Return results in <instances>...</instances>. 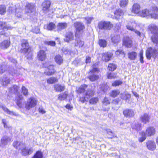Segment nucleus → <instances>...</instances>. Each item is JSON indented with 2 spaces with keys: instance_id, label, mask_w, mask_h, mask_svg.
Segmentation results:
<instances>
[{
  "instance_id": "3c124183",
  "label": "nucleus",
  "mask_w": 158,
  "mask_h": 158,
  "mask_svg": "<svg viewBox=\"0 0 158 158\" xmlns=\"http://www.w3.org/2000/svg\"><path fill=\"white\" fill-rule=\"evenodd\" d=\"M116 55L117 56H119L121 55L123 57H124L125 55V54L123 51L121 49L117 50L115 52Z\"/></svg>"
},
{
  "instance_id": "f704fd0d",
  "label": "nucleus",
  "mask_w": 158,
  "mask_h": 158,
  "mask_svg": "<svg viewBox=\"0 0 158 158\" xmlns=\"http://www.w3.org/2000/svg\"><path fill=\"white\" fill-rule=\"evenodd\" d=\"M55 60L56 62L59 64H60L63 61L62 57L59 55L55 56Z\"/></svg>"
},
{
  "instance_id": "37998d69",
  "label": "nucleus",
  "mask_w": 158,
  "mask_h": 158,
  "mask_svg": "<svg viewBox=\"0 0 158 158\" xmlns=\"http://www.w3.org/2000/svg\"><path fill=\"white\" fill-rule=\"evenodd\" d=\"M141 127V124L137 123L135 124H133L132 125V128L133 129H135L137 131L140 130Z\"/></svg>"
},
{
  "instance_id": "dca6fc26",
  "label": "nucleus",
  "mask_w": 158,
  "mask_h": 158,
  "mask_svg": "<svg viewBox=\"0 0 158 158\" xmlns=\"http://www.w3.org/2000/svg\"><path fill=\"white\" fill-rule=\"evenodd\" d=\"M46 71L44 72V74L47 75H53L55 72L56 71L54 69V66L53 65H50L47 67Z\"/></svg>"
},
{
  "instance_id": "5fc2aeb1",
  "label": "nucleus",
  "mask_w": 158,
  "mask_h": 158,
  "mask_svg": "<svg viewBox=\"0 0 158 158\" xmlns=\"http://www.w3.org/2000/svg\"><path fill=\"white\" fill-rule=\"evenodd\" d=\"M67 96L68 94L65 93L59 95L58 97V99L60 100H64L67 98Z\"/></svg>"
},
{
  "instance_id": "b1692460",
  "label": "nucleus",
  "mask_w": 158,
  "mask_h": 158,
  "mask_svg": "<svg viewBox=\"0 0 158 158\" xmlns=\"http://www.w3.org/2000/svg\"><path fill=\"white\" fill-rule=\"evenodd\" d=\"M13 146L17 149H20L25 147L24 144L22 142L17 141H14L13 144Z\"/></svg>"
},
{
  "instance_id": "4d7b16f0",
  "label": "nucleus",
  "mask_w": 158,
  "mask_h": 158,
  "mask_svg": "<svg viewBox=\"0 0 158 158\" xmlns=\"http://www.w3.org/2000/svg\"><path fill=\"white\" fill-rule=\"evenodd\" d=\"M98 99L97 98H93L90 99L89 103L92 104H96L98 102Z\"/></svg>"
},
{
  "instance_id": "1a4fd4ad",
  "label": "nucleus",
  "mask_w": 158,
  "mask_h": 158,
  "mask_svg": "<svg viewBox=\"0 0 158 158\" xmlns=\"http://www.w3.org/2000/svg\"><path fill=\"white\" fill-rule=\"evenodd\" d=\"M99 69L97 68H94L93 69L90 70V75L88 77L89 80L92 81H94L97 80L99 78V76L98 75L95 74V72H98Z\"/></svg>"
},
{
  "instance_id": "c756f323",
  "label": "nucleus",
  "mask_w": 158,
  "mask_h": 158,
  "mask_svg": "<svg viewBox=\"0 0 158 158\" xmlns=\"http://www.w3.org/2000/svg\"><path fill=\"white\" fill-rule=\"evenodd\" d=\"M19 89V87L17 86L14 85L9 88V91L11 93L15 94L17 93Z\"/></svg>"
},
{
  "instance_id": "a878e982",
  "label": "nucleus",
  "mask_w": 158,
  "mask_h": 158,
  "mask_svg": "<svg viewBox=\"0 0 158 158\" xmlns=\"http://www.w3.org/2000/svg\"><path fill=\"white\" fill-rule=\"evenodd\" d=\"M37 56L39 60L41 61L44 60L46 58L45 52L43 50H40L38 52Z\"/></svg>"
},
{
  "instance_id": "9d476101",
  "label": "nucleus",
  "mask_w": 158,
  "mask_h": 158,
  "mask_svg": "<svg viewBox=\"0 0 158 158\" xmlns=\"http://www.w3.org/2000/svg\"><path fill=\"white\" fill-rule=\"evenodd\" d=\"M11 138L7 135H4L1 138L0 140V146L1 147L4 148L11 140Z\"/></svg>"
},
{
  "instance_id": "4c0bfd02",
  "label": "nucleus",
  "mask_w": 158,
  "mask_h": 158,
  "mask_svg": "<svg viewBox=\"0 0 158 158\" xmlns=\"http://www.w3.org/2000/svg\"><path fill=\"white\" fill-rule=\"evenodd\" d=\"M58 81V79L56 78L52 77L48 79L47 80V82L49 84H52L55 83Z\"/></svg>"
},
{
  "instance_id": "79ce46f5",
  "label": "nucleus",
  "mask_w": 158,
  "mask_h": 158,
  "mask_svg": "<svg viewBox=\"0 0 158 158\" xmlns=\"http://www.w3.org/2000/svg\"><path fill=\"white\" fill-rule=\"evenodd\" d=\"M128 3V0H121L119 5L121 7H124L127 6Z\"/></svg>"
},
{
  "instance_id": "864d4df0",
  "label": "nucleus",
  "mask_w": 158,
  "mask_h": 158,
  "mask_svg": "<svg viewBox=\"0 0 158 158\" xmlns=\"http://www.w3.org/2000/svg\"><path fill=\"white\" fill-rule=\"evenodd\" d=\"M99 44L101 47H104L106 45V42L105 40L101 39L99 40Z\"/></svg>"
},
{
  "instance_id": "c03bdc74",
  "label": "nucleus",
  "mask_w": 158,
  "mask_h": 158,
  "mask_svg": "<svg viewBox=\"0 0 158 158\" xmlns=\"http://www.w3.org/2000/svg\"><path fill=\"white\" fill-rule=\"evenodd\" d=\"M111 40L114 43H117L120 40V36L118 35H115L113 36H112Z\"/></svg>"
},
{
  "instance_id": "aec40b11",
  "label": "nucleus",
  "mask_w": 158,
  "mask_h": 158,
  "mask_svg": "<svg viewBox=\"0 0 158 158\" xmlns=\"http://www.w3.org/2000/svg\"><path fill=\"white\" fill-rule=\"evenodd\" d=\"M140 119L142 122L146 124L149 122L150 116L149 114L145 113L141 116Z\"/></svg>"
},
{
  "instance_id": "58836bf2",
  "label": "nucleus",
  "mask_w": 158,
  "mask_h": 158,
  "mask_svg": "<svg viewBox=\"0 0 158 158\" xmlns=\"http://www.w3.org/2000/svg\"><path fill=\"white\" fill-rule=\"evenodd\" d=\"M43 157V152L40 151H38L32 158H42Z\"/></svg>"
},
{
  "instance_id": "393cba45",
  "label": "nucleus",
  "mask_w": 158,
  "mask_h": 158,
  "mask_svg": "<svg viewBox=\"0 0 158 158\" xmlns=\"http://www.w3.org/2000/svg\"><path fill=\"white\" fill-rule=\"evenodd\" d=\"M149 28L153 35L158 34V27L154 24L150 25Z\"/></svg>"
},
{
  "instance_id": "cd10ccee",
  "label": "nucleus",
  "mask_w": 158,
  "mask_h": 158,
  "mask_svg": "<svg viewBox=\"0 0 158 158\" xmlns=\"http://www.w3.org/2000/svg\"><path fill=\"white\" fill-rule=\"evenodd\" d=\"M23 96L21 95L18 96L16 99V103L17 105L20 108L22 107V101L23 99Z\"/></svg>"
},
{
  "instance_id": "473e14b6",
  "label": "nucleus",
  "mask_w": 158,
  "mask_h": 158,
  "mask_svg": "<svg viewBox=\"0 0 158 158\" xmlns=\"http://www.w3.org/2000/svg\"><path fill=\"white\" fill-rule=\"evenodd\" d=\"M84 44L83 41L79 39H77L76 40L75 46L79 48L82 47Z\"/></svg>"
},
{
  "instance_id": "5701e85b",
  "label": "nucleus",
  "mask_w": 158,
  "mask_h": 158,
  "mask_svg": "<svg viewBox=\"0 0 158 158\" xmlns=\"http://www.w3.org/2000/svg\"><path fill=\"white\" fill-rule=\"evenodd\" d=\"M20 150L21 151L22 154L25 156L28 154H30L32 152V151L31 149L26 148L25 146L24 148H21Z\"/></svg>"
},
{
  "instance_id": "7ed1b4c3",
  "label": "nucleus",
  "mask_w": 158,
  "mask_h": 158,
  "mask_svg": "<svg viewBox=\"0 0 158 158\" xmlns=\"http://www.w3.org/2000/svg\"><path fill=\"white\" fill-rule=\"evenodd\" d=\"M20 52H21L24 53H28V56L27 58L29 59L32 56L31 48L29 47L28 43L27 40H22V44Z\"/></svg>"
},
{
  "instance_id": "4be33fe9",
  "label": "nucleus",
  "mask_w": 158,
  "mask_h": 158,
  "mask_svg": "<svg viewBox=\"0 0 158 158\" xmlns=\"http://www.w3.org/2000/svg\"><path fill=\"white\" fill-rule=\"evenodd\" d=\"M146 146L149 150L153 151L156 149V145L153 141H149L146 143Z\"/></svg>"
},
{
  "instance_id": "338daca9",
  "label": "nucleus",
  "mask_w": 158,
  "mask_h": 158,
  "mask_svg": "<svg viewBox=\"0 0 158 158\" xmlns=\"http://www.w3.org/2000/svg\"><path fill=\"white\" fill-rule=\"evenodd\" d=\"M38 110L40 113L42 114H44L46 112V111L42 107H40Z\"/></svg>"
},
{
  "instance_id": "423d86ee",
  "label": "nucleus",
  "mask_w": 158,
  "mask_h": 158,
  "mask_svg": "<svg viewBox=\"0 0 158 158\" xmlns=\"http://www.w3.org/2000/svg\"><path fill=\"white\" fill-rule=\"evenodd\" d=\"M74 26L76 30V34H82L85 28L84 24L80 22H76L74 23Z\"/></svg>"
},
{
  "instance_id": "7c9ffc66",
  "label": "nucleus",
  "mask_w": 158,
  "mask_h": 158,
  "mask_svg": "<svg viewBox=\"0 0 158 158\" xmlns=\"http://www.w3.org/2000/svg\"><path fill=\"white\" fill-rule=\"evenodd\" d=\"M55 89L56 91L61 92L64 90V86L60 84H56L54 85Z\"/></svg>"
},
{
  "instance_id": "a19ab883",
  "label": "nucleus",
  "mask_w": 158,
  "mask_h": 158,
  "mask_svg": "<svg viewBox=\"0 0 158 158\" xmlns=\"http://www.w3.org/2000/svg\"><path fill=\"white\" fill-rule=\"evenodd\" d=\"M67 24L66 23H60L58 24V30H61L62 29H65L67 27Z\"/></svg>"
},
{
  "instance_id": "f3484780",
  "label": "nucleus",
  "mask_w": 158,
  "mask_h": 158,
  "mask_svg": "<svg viewBox=\"0 0 158 158\" xmlns=\"http://www.w3.org/2000/svg\"><path fill=\"white\" fill-rule=\"evenodd\" d=\"M74 38V35L73 33L71 32H68L65 35L64 40L65 41L69 42L73 40Z\"/></svg>"
},
{
  "instance_id": "2f4dec72",
  "label": "nucleus",
  "mask_w": 158,
  "mask_h": 158,
  "mask_svg": "<svg viewBox=\"0 0 158 158\" xmlns=\"http://www.w3.org/2000/svg\"><path fill=\"white\" fill-rule=\"evenodd\" d=\"M152 42L156 44V46L158 48V34L153 35L151 37Z\"/></svg>"
},
{
  "instance_id": "680f3d73",
  "label": "nucleus",
  "mask_w": 158,
  "mask_h": 158,
  "mask_svg": "<svg viewBox=\"0 0 158 158\" xmlns=\"http://www.w3.org/2000/svg\"><path fill=\"white\" fill-rule=\"evenodd\" d=\"M131 96L128 94H123L122 96V98L125 100H126L130 98Z\"/></svg>"
},
{
  "instance_id": "6e6552de",
  "label": "nucleus",
  "mask_w": 158,
  "mask_h": 158,
  "mask_svg": "<svg viewBox=\"0 0 158 158\" xmlns=\"http://www.w3.org/2000/svg\"><path fill=\"white\" fill-rule=\"evenodd\" d=\"M136 25V24L135 22H130L128 23L126 25L127 28L128 30L135 32L137 35L139 36H140L141 33L140 32L135 29V27Z\"/></svg>"
},
{
  "instance_id": "de8ad7c7",
  "label": "nucleus",
  "mask_w": 158,
  "mask_h": 158,
  "mask_svg": "<svg viewBox=\"0 0 158 158\" xmlns=\"http://www.w3.org/2000/svg\"><path fill=\"white\" fill-rule=\"evenodd\" d=\"M120 93L118 90H114L110 94V95L113 97H115L118 95Z\"/></svg>"
},
{
  "instance_id": "ddd939ff",
  "label": "nucleus",
  "mask_w": 158,
  "mask_h": 158,
  "mask_svg": "<svg viewBox=\"0 0 158 158\" xmlns=\"http://www.w3.org/2000/svg\"><path fill=\"white\" fill-rule=\"evenodd\" d=\"M123 113L127 117H132L135 114L134 110L131 109H126L123 111Z\"/></svg>"
},
{
  "instance_id": "774afa93",
  "label": "nucleus",
  "mask_w": 158,
  "mask_h": 158,
  "mask_svg": "<svg viewBox=\"0 0 158 158\" xmlns=\"http://www.w3.org/2000/svg\"><path fill=\"white\" fill-rule=\"evenodd\" d=\"M15 15L17 17L21 18L22 16V13L21 11H19L18 13L16 12Z\"/></svg>"
},
{
  "instance_id": "6e6d98bb",
  "label": "nucleus",
  "mask_w": 158,
  "mask_h": 158,
  "mask_svg": "<svg viewBox=\"0 0 158 158\" xmlns=\"http://www.w3.org/2000/svg\"><path fill=\"white\" fill-rule=\"evenodd\" d=\"M116 74L114 73H108L107 78L108 79H111L114 78L116 77Z\"/></svg>"
},
{
  "instance_id": "bb28decb",
  "label": "nucleus",
  "mask_w": 158,
  "mask_h": 158,
  "mask_svg": "<svg viewBox=\"0 0 158 158\" xmlns=\"http://www.w3.org/2000/svg\"><path fill=\"white\" fill-rule=\"evenodd\" d=\"M128 58L131 60H135L137 57V53L135 52H129L128 54Z\"/></svg>"
},
{
  "instance_id": "0e129e2a",
  "label": "nucleus",
  "mask_w": 158,
  "mask_h": 158,
  "mask_svg": "<svg viewBox=\"0 0 158 158\" xmlns=\"http://www.w3.org/2000/svg\"><path fill=\"white\" fill-rule=\"evenodd\" d=\"M103 104L106 105L107 104H109L110 103V101L108 98L105 97L103 101Z\"/></svg>"
},
{
  "instance_id": "e433bc0d",
  "label": "nucleus",
  "mask_w": 158,
  "mask_h": 158,
  "mask_svg": "<svg viewBox=\"0 0 158 158\" xmlns=\"http://www.w3.org/2000/svg\"><path fill=\"white\" fill-rule=\"evenodd\" d=\"M123 12L121 9H118L116 10L114 12V14L116 18H118L119 17L123 15Z\"/></svg>"
},
{
  "instance_id": "0eeeda50",
  "label": "nucleus",
  "mask_w": 158,
  "mask_h": 158,
  "mask_svg": "<svg viewBox=\"0 0 158 158\" xmlns=\"http://www.w3.org/2000/svg\"><path fill=\"white\" fill-rule=\"evenodd\" d=\"M37 100L33 97L30 98L26 104L25 108L29 110L35 106L37 103Z\"/></svg>"
},
{
  "instance_id": "f8f14e48",
  "label": "nucleus",
  "mask_w": 158,
  "mask_h": 158,
  "mask_svg": "<svg viewBox=\"0 0 158 158\" xmlns=\"http://www.w3.org/2000/svg\"><path fill=\"white\" fill-rule=\"evenodd\" d=\"M123 44L127 47H131L132 46L131 39L128 37H125L123 40Z\"/></svg>"
},
{
  "instance_id": "ea45409f",
  "label": "nucleus",
  "mask_w": 158,
  "mask_h": 158,
  "mask_svg": "<svg viewBox=\"0 0 158 158\" xmlns=\"http://www.w3.org/2000/svg\"><path fill=\"white\" fill-rule=\"evenodd\" d=\"M6 12V7L3 5H0V14L4 15Z\"/></svg>"
},
{
  "instance_id": "bf43d9fd",
  "label": "nucleus",
  "mask_w": 158,
  "mask_h": 158,
  "mask_svg": "<svg viewBox=\"0 0 158 158\" xmlns=\"http://www.w3.org/2000/svg\"><path fill=\"white\" fill-rule=\"evenodd\" d=\"M22 92L24 95H27L28 94V92L27 89L24 86H23L22 88Z\"/></svg>"
},
{
  "instance_id": "72a5a7b5",
  "label": "nucleus",
  "mask_w": 158,
  "mask_h": 158,
  "mask_svg": "<svg viewBox=\"0 0 158 158\" xmlns=\"http://www.w3.org/2000/svg\"><path fill=\"white\" fill-rule=\"evenodd\" d=\"M2 121L5 128L9 130H11L12 129V127L8 124V122L6 119H3L2 120Z\"/></svg>"
},
{
  "instance_id": "412c9836",
  "label": "nucleus",
  "mask_w": 158,
  "mask_h": 158,
  "mask_svg": "<svg viewBox=\"0 0 158 158\" xmlns=\"http://www.w3.org/2000/svg\"><path fill=\"white\" fill-rule=\"evenodd\" d=\"M113 54L111 53L107 52L103 54L102 59L103 61L107 62L110 60Z\"/></svg>"
},
{
  "instance_id": "a18cd8bd",
  "label": "nucleus",
  "mask_w": 158,
  "mask_h": 158,
  "mask_svg": "<svg viewBox=\"0 0 158 158\" xmlns=\"http://www.w3.org/2000/svg\"><path fill=\"white\" fill-rule=\"evenodd\" d=\"M107 134L109 135V138H112L113 137H117V136H115L114 134L112 132L111 130L107 129L106 130Z\"/></svg>"
},
{
  "instance_id": "f03ea898",
  "label": "nucleus",
  "mask_w": 158,
  "mask_h": 158,
  "mask_svg": "<svg viewBox=\"0 0 158 158\" xmlns=\"http://www.w3.org/2000/svg\"><path fill=\"white\" fill-rule=\"evenodd\" d=\"M139 15L143 17L158 19V8L156 6H154L152 8L150 11L147 9L143 10L140 12Z\"/></svg>"
},
{
  "instance_id": "603ef678",
  "label": "nucleus",
  "mask_w": 158,
  "mask_h": 158,
  "mask_svg": "<svg viewBox=\"0 0 158 158\" xmlns=\"http://www.w3.org/2000/svg\"><path fill=\"white\" fill-rule=\"evenodd\" d=\"M141 135L142 137L139 138V140L140 142H142L146 139V137L144 132H142L141 133Z\"/></svg>"
},
{
  "instance_id": "4468645a",
  "label": "nucleus",
  "mask_w": 158,
  "mask_h": 158,
  "mask_svg": "<svg viewBox=\"0 0 158 158\" xmlns=\"http://www.w3.org/2000/svg\"><path fill=\"white\" fill-rule=\"evenodd\" d=\"M35 10L34 4L28 3L27 4L26 7V12L31 13L34 11Z\"/></svg>"
},
{
  "instance_id": "052dcab7",
  "label": "nucleus",
  "mask_w": 158,
  "mask_h": 158,
  "mask_svg": "<svg viewBox=\"0 0 158 158\" xmlns=\"http://www.w3.org/2000/svg\"><path fill=\"white\" fill-rule=\"evenodd\" d=\"M45 44L48 45H50L54 46L55 45L56 43L54 41H46L45 42Z\"/></svg>"
},
{
  "instance_id": "13d9d810",
  "label": "nucleus",
  "mask_w": 158,
  "mask_h": 158,
  "mask_svg": "<svg viewBox=\"0 0 158 158\" xmlns=\"http://www.w3.org/2000/svg\"><path fill=\"white\" fill-rule=\"evenodd\" d=\"M139 60L140 62L142 64H143V51L142 50H141L140 51V53L139 54Z\"/></svg>"
},
{
  "instance_id": "69168bd1",
  "label": "nucleus",
  "mask_w": 158,
  "mask_h": 158,
  "mask_svg": "<svg viewBox=\"0 0 158 158\" xmlns=\"http://www.w3.org/2000/svg\"><path fill=\"white\" fill-rule=\"evenodd\" d=\"M85 19L87 21V23H90L91 21L94 19L93 17H87L85 18Z\"/></svg>"
},
{
  "instance_id": "e2e57ef3",
  "label": "nucleus",
  "mask_w": 158,
  "mask_h": 158,
  "mask_svg": "<svg viewBox=\"0 0 158 158\" xmlns=\"http://www.w3.org/2000/svg\"><path fill=\"white\" fill-rule=\"evenodd\" d=\"M122 83V82L120 81H116L112 83V85L113 86H116L120 85Z\"/></svg>"
},
{
  "instance_id": "39448f33",
  "label": "nucleus",
  "mask_w": 158,
  "mask_h": 158,
  "mask_svg": "<svg viewBox=\"0 0 158 158\" xmlns=\"http://www.w3.org/2000/svg\"><path fill=\"white\" fill-rule=\"evenodd\" d=\"M146 56L147 59L150 60L151 57L156 59L158 56V51L152 47L148 48L146 52Z\"/></svg>"
},
{
  "instance_id": "49530a36",
  "label": "nucleus",
  "mask_w": 158,
  "mask_h": 158,
  "mask_svg": "<svg viewBox=\"0 0 158 158\" xmlns=\"http://www.w3.org/2000/svg\"><path fill=\"white\" fill-rule=\"evenodd\" d=\"M117 66L114 64H110L108 66V69L111 71H113L116 69Z\"/></svg>"
},
{
  "instance_id": "9b49d317",
  "label": "nucleus",
  "mask_w": 158,
  "mask_h": 158,
  "mask_svg": "<svg viewBox=\"0 0 158 158\" xmlns=\"http://www.w3.org/2000/svg\"><path fill=\"white\" fill-rule=\"evenodd\" d=\"M51 2L49 0L44 1L42 4V11L44 14L48 13L50 10Z\"/></svg>"
},
{
  "instance_id": "f257e3e1",
  "label": "nucleus",
  "mask_w": 158,
  "mask_h": 158,
  "mask_svg": "<svg viewBox=\"0 0 158 158\" xmlns=\"http://www.w3.org/2000/svg\"><path fill=\"white\" fill-rule=\"evenodd\" d=\"M77 91L78 93L83 94L84 97L80 98V101L82 103L87 102L95 92L93 90L90 89V86L85 85H81L77 89Z\"/></svg>"
},
{
  "instance_id": "c9c22d12",
  "label": "nucleus",
  "mask_w": 158,
  "mask_h": 158,
  "mask_svg": "<svg viewBox=\"0 0 158 158\" xmlns=\"http://www.w3.org/2000/svg\"><path fill=\"white\" fill-rule=\"evenodd\" d=\"M45 27L48 30L51 31L56 28L55 24L53 23H50L49 24L45 26Z\"/></svg>"
},
{
  "instance_id": "20e7f679",
  "label": "nucleus",
  "mask_w": 158,
  "mask_h": 158,
  "mask_svg": "<svg viewBox=\"0 0 158 158\" xmlns=\"http://www.w3.org/2000/svg\"><path fill=\"white\" fill-rule=\"evenodd\" d=\"M98 27L100 30H109L113 27V24L110 21H102L98 22Z\"/></svg>"
},
{
  "instance_id": "c85d7f7f",
  "label": "nucleus",
  "mask_w": 158,
  "mask_h": 158,
  "mask_svg": "<svg viewBox=\"0 0 158 158\" xmlns=\"http://www.w3.org/2000/svg\"><path fill=\"white\" fill-rule=\"evenodd\" d=\"M10 41L7 40H4L0 44V47L2 49L8 48L10 45Z\"/></svg>"
},
{
  "instance_id": "09e8293b",
  "label": "nucleus",
  "mask_w": 158,
  "mask_h": 158,
  "mask_svg": "<svg viewBox=\"0 0 158 158\" xmlns=\"http://www.w3.org/2000/svg\"><path fill=\"white\" fill-rule=\"evenodd\" d=\"M10 82V80L8 78L5 77L2 79V84L4 86L6 85L9 83Z\"/></svg>"
},
{
  "instance_id": "6ab92c4d",
  "label": "nucleus",
  "mask_w": 158,
  "mask_h": 158,
  "mask_svg": "<svg viewBox=\"0 0 158 158\" xmlns=\"http://www.w3.org/2000/svg\"><path fill=\"white\" fill-rule=\"evenodd\" d=\"M156 132L155 129L152 127H148L146 131L145 134L148 136H151L154 135Z\"/></svg>"
},
{
  "instance_id": "8fccbe9b",
  "label": "nucleus",
  "mask_w": 158,
  "mask_h": 158,
  "mask_svg": "<svg viewBox=\"0 0 158 158\" xmlns=\"http://www.w3.org/2000/svg\"><path fill=\"white\" fill-rule=\"evenodd\" d=\"M1 107H2L3 110L4 111L6 112L7 114H10V115H13L14 114V112L10 111L6 107L4 106H1Z\"/></svg>"
},
{
  "instance_id": "2eb2a0df",
  "label": "nucleus",
  "mask_w": 158,
  "mask_h": 158,
  "mask_svg": "<svg viewBox=\"0 0 158 158\" xmlns=\"http://www.w3.org/2000/svg\"><path fill=\"white\" fill-rule=\"evenodd\" d=\"M140 9V5L138 3H135L132 6L131 12L134 14H139Z\"/></svg>"
},
{
  "instance_id": "a211bd4d",
  "label": "nucleus",
  "mask_w": 158,
  "mask_h": 158,
  "mask_svg": "<svg viewBox=\"0 0 158 158\" xmlns=\"http://www.w3.org/2000/svg\"><path fill=\"white\" fill-rule=\"evenodd\" d=\"M13 28L9 24H7V23L5 22H0V29L4 31L8 30H11Z\"/></svg>"
}]
</instances>
